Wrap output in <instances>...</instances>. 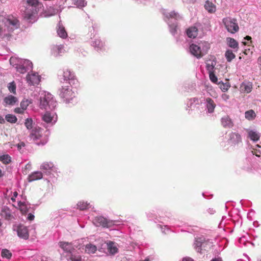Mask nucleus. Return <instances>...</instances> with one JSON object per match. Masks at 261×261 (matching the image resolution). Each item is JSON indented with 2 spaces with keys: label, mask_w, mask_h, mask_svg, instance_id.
<instances>
[{
  "label": "nucleus",
  "mask_w": 261,
  "mask_h": 261,
  "mask_svg": "<svg viewBox=\"0 0 261 261\" xmlns=\"http://www.w3.org/2000/svg\"><path fill=\"white\" fill-rule=\"evenodd\" d=\"M34 218H35V216L33 214H32L31 213H29L27 219L30 221H32L34 219Z\"/></svg>",
  "instance_id": "nucleus-50"
},
{
  "label": "nucleus",
  "mask_w": 261,
  "mask_h": 261,
  "mask_svg": "<svg viewBox=\"0 0 261 261\" xmlns=\"http://www.w3.org/2000/svg\"><path fill=\"white\" fill-rule=\"evenodd\" d=\"M18 206L22 213L25 214L28 212V206L24 202L19 201Z\"/></svg>",
  "instance_id": "nucleus-36"
},
{
  "label": "nucleus",
  "mask_w": 261,
  "mask_h": 261,
  "mask_svg": "<svg viewBox=\"0 0 261 261\" xmlns=\"http://www.w3.org/2000/svg\"><path fill=\"white\" fill-rule=\"evenodd\" d=\"M14 231L17 232L18 236L24 240L28 239L29 237V233L28 228L26 226L23 225H15L13 227Z\"/></svg>",
  "instance_id": "nucleus-11"
},
{
  "label": "nucleus",
  "mask_w": 261,
  "mask_h": 261,
  "mask_svg": "<svg viewBox=\"0 0 261 261\" xmlns=\"http://www.w3.org/2000/svg\"><path fill=\"white\" fill-rule=\"evenodd\" d=\"M222 125L224 127L230 128L233 126V123L231 119L227 116L221 118Z\"/></svg>",
  "instance_id": "nucleus-29"
},
{
  "label": "nucleus",
  "mask_w": 261,
  "mask_h": 261,
  "mask_svg": "<svg viewBox=\"0 0 261 261\" xmlns=\"http://www.w3.org/2000/svg\"><path fill=\"white\" fill-rule=\"evenodd\" d=\"M164 14L168 19L167 22L169 25L170 33L172 35L175 36L177 34V24L175 22L172 23L171 19H174L177 20L180 19L181 18V16L175 11L165 12Z\"/></svg>",
  "instance_id": "nucleus-7"
},
{
  "label": "nucleus",
  "mask_w": 261,
  "mask_h": 261,
  "mask_svg": "<svg viewBox=\"0 0 261 261\" xmlns=\"http://www.w3.org/2000/svg\"><path fill=\"white\" fill-rule=\"evenodd\" d=\"M99 247L100 246L89 243L85 246V251L88 254L94 253L98 248L99 249Z\"/></svg>",
  "instance_id": "nucleus-26"
},
{
  "label": "nucleus",
  "mask_w": 261,
  "mask_h": 261,
  "mask_svg": "<svg viewBox=\"0 0 261 261\" xmlns=\"http://www.w3.org/2000/svg\"><path fill=\"white\" fill-rule=\"evenodd\" d=\"M2 18H3V17H1V16H0V21H1V20H2Z\"/></svg>",
  "instance_id": "nucleus-64"
},
{
  "label": "nucleus",
  "mask_w": 261,
  "mask_h": 261,
  "mask_svg": "<svg viewBox=\"0 0 261 261\" xmlns=\"http://www.w3.org/2000/svg\"><path fill=\"white\" fill-rule=\"evenodd\" d=\"M57 10L53 8L50 7L47 10L44 12V16L45 17H49L56 14Z\"/></svg>",
  "instance_id": "nucleus-37"
},
{
  "label": "nucleus",
  "mask_w": 261,
  "mask_h": 261,
  "mask_svg": "<svg viewBox=\"0 0 261 261\" xmlns=\"http://www.w3.org/2000/svg\"><path fill=\"white\" fill-rule=\"evenodd\" d=\"M23 5L21 11L24 19L29 22H35L37 20L39 11L43 7L42 4L38 0H27Z\"/></svg>",
  "instance_id": "nucleus-1"
},
{
  "label": "nucleus",
  "mask_w": 261,
  "mask_h": 261,
  "mask_svg": "<svg viewBox=\"0 0 261 261\" xmlns=\"http://www.w3.org/2000/svg\"><path fill=\"white\" fill-rule=\"evenodd\" d=\"M69 261H81L82 257L80 254L76 253L74 251L70 253L69 259Z\"/></svg>",
  "instance_id": "nucleus-33"
},
{
  "label": "nucleus",
  "mask_w": 261,
  "mask_h": 261,
  "mask_svg": "<svg viewBox=\"0 0 261 261\" xmlns=\"http://www.w3.org/2000/svg\"><path fill=\"white\" fill-rule=\"evenodd\" d=\"M8 88L10 92L13 94L16 93V85L14 82L9 83Z\"/></svg>",
  "instance_id": "nucleus-43"
},
{
  "label": "nucleus",
  "mask_w": 261,
  "mask_h": 261,
  "mask_svg": "<svg viewBox=\"0 0 261 261\" xmlns=\"http://www.w3.org/2000/svg\"><path fill=\"white\" fill-rule=\"evenodd\" d=\"M253 154H255L257 156H260V154H257V152L253 153Z\"/></svg>",
  "instance_id": "nucleus-59"
},
{
  "label": "nucleus",
  "mask_w": 261,
  "mask_h": 261,
  "mask_svg": "<svg viewBox=\"0 0 261 261\" xmlns=\"http://www.w3.org/2000/svg\"><path fill=\"white\" fill-rule=\"evenodd\" d=\"M2 21L4 26L0 28V38L8 40L11 33L20 26V23L17 18L9 15L7 18L3 17Z\"/></svg>",
  "instance_id": "nucleus-2"
},
{
  "label": "nucleus",
  "mask_w": 261,
  "mask_h": 261,
  "mask_svg": "<svg viewBox=\"0 0 261 261\" xmlns=\"http://www.w3.org/2000/svg\"><path fill=\"white\" fill-rule=\"evenodd\" d=\"M225 57L228 62H231L236 56L231 50H227L225 53Z\"/></svg>",
  "instance_id": "nucleus-40"
},
{
  "label": "nucleus",
  "mask_w": 261,
  "mask_h": 261,
  "mask_svg": "<svg viewBox=\"0 0 261 261\" xmlns=\"http://www.w3.org/2000/svg\"><path fill=\"white\" fill-rule=\"evenodd\" d=\"M59 95L66 103L71 102L73 98L75 97V94L68 86L62 87L59 90Z\"/></svg>",
  "instance_id": "nucleus-10"
},
{
  "label": "nucleus",
  "mask_w": 261,
  "mask_h": 261,
  "mask_svg": "<svg viewBox=\"0 0 261 261\" xmlns=\"http://www.w3.org/2000/svg\"><path fill=\"white\" fill-rule=\"evenodd\" d=\"M222 22L227 31L231 34H234L239 30V27L236 18L230 17H225L222 19Z\"/></svg>",
  "instance_id": "nucleus-8"
},
{
  "label": "nucleus",
  "mask_w": 261,
  "mask_h": 261,
  "mask_svg": "<svg viewBox=\"0 0 261 261\" xmlns=\"http://www.w3.org/2000/svg\"><path fill=\"white\" fill-rule=\"evenodd\" d=\"M245 39L247 40H250L251 39V37L250 36H246V37L245 38Z\"/></svg>",
  "instance_id": "nucleus-57"
},
{
  "label": "nucleus",
  "mask_w": 261,
  "mask_h": 261,
  "mask_svg": "<svg viewBox=\"0 0 261 261\" xmlns=\"http://www.w3.org/2000/svg\"><path fill=\"white\" fill-rule=\"evenodd\" d=\"M228 141L230 143L236 144L241 141V137L238 133H231L229 135Z\"/></svg>",
  "instance_id": "nucleus-20"
},
{
  "label": "nucleus",
  "mask_w": 261,
  "mask_h": 261,
  "mask_svg": "<svg viewBox=\"0 0 261 261\" xmlns=\"http://www.w3.org/2000/svg\"><path fill=\"white\" fill-rule=\"evenodd\" d=\"M208 212L211 214H212L215 212V211L213 208H209V210H208Z\"/></svg>",
  "instance_id": "nucleus-56"
},
{
  "label": "nucleus",
  "mask_w": 261,
  "mask_h": 261,
  "mask_svg": "<svg viewBox=\"0 0 261 261\" xmlns=\"http://www.w3.org/2000/svg\"><path fill=\"white\" fill-rule=\"evenodd\" d=\"M223 100L226 101L229 98V95H227L226 94H223L221 96Z\"/></svg>",
  "instance_id": "nucleus-51"
},
{
  "label": "nucleus",
  "mask_w": 261,
  "mask_h": 261,
  "mask_svg": "<svg viewBox=\"0 0 261 261\" xmlns=\"http://www.w3.org/2000/svg\"><path fill=\"white\" fill-rule=\"evenodd\" d=\"M5 122V119L3 117L0 116V123H4Z\"/></svg>",
  "instance_id": "nucleus-55"
},
{
  "label": "nucleus",
  "mask_w": 261,
  "mask_h": 261,
  "mask_svg": "<svg viewBox=\"0 0 261 261\" xmlns=\"http://www.w3.org/2000/svg\"><path fill=\"white\" fill-rule=\"evenodd\" d=\"M23 110L21 107L20 108H17L15 109V112L18 114H22L23 113Z\"/></svg>",
  "instance_id": "nucleus-49"
},
{
  "label": "nucleus",
  "mask_w": 261,
  "mask_h": 261,
  "mask_svg": "<svg viewBox=\"0 0 261 261\" xmlns=\"http://www.w3.org/2000/svg\"><path fill=\"white\" fill-rule=\"evenodd\" d=\"M43 174L40 171H35L33 172L28 177V181L32 182L36 180L40 179L42 178Z\"/></svg>",
  "instance_id": "nucleus-25"
},
{
  "label": "nucleus",
  "mask_w": 261,
  "mask_h": 261,
  "mask_svg": "<svg viewBox=\"0 0 261 261\" xmlns=\"http://www.w3.org/2000/svg\"><path fill=\"white\" fill-rule=\"evenodd\" d=\"M58 78L60 82H66L70 84H74L75 79L74 73L68 69L59 71Z\"/></svg>",
  "instance_id": "nucleus-9"
},
{
  "label": "nucleus",
  "mask_w": 261,
  "mask_h": 261,
  "mask_svg": "<svg viewBox=\"0 0 261 261\" xmlns=\"http://www.w3.org/2000/svg\"><path fill=\"white\" fill-rule=\"evenodd\" d=\"M4 101L7 105L13 106L18 101V99L16 97L10 95L5 97Z\"/></svg>",
  "instance_id": "nucleus-27"
},
{
  "label": "nucleus",
  "mask_w": 261,
  "mask_h": 261,
  "mask_svg": "<svg viewBox=\"0 0 261 261\" xmlns=\"http://www.w3.org/2000/svg\"><path fill=\"white\" fill-rule=\"evenodd\" d=\"M209 77L210 80L214 83L217 84L218 82V78L214 73V72H211L209 73Z\"/></svg>",
  "instance_id": "nucleus-46"
},
{
  "label": "nucleus",
  "mask_w": 261,
  "mask_h": 261,
  "mask_svg": "<svg viewBox=\"0 0 261 261\" xmlns=\"http://www.w3.org/2000/svg\"><path fill=\"white\" fill-rule=\"evenodd\" d=\"M182 261H194V260L191 258L185 257L182 259Z\"/></svg>",
  "instance_id": "nucleus-54"
},
{
  "label": "nucleus",
  "mask_w": 261,
  "mask_h": 261,
  "mask_svg": "<svg viewBox=\"0 0 261 261\" xmlns=\"http://www.w3.org/2000/svg\"><path fill=\"white\" fill-rule=\"evenodd\" d=\"M64 49L63 48V46L62 45H54L51 46V54L55 57H58L59 56H60L61 54L64 53Z\"/></svg>",
  "instance_id": "nucleus-17"
},
{
  "label": "nucleus",
  "mask_w": 261,
  "mask_h": 261,
  "mask_svg": "<svg viewBox=\"0 0 261 261\" xmlns=\"http://www.w3.org/2000/svg\"><path fill=\"white\" fill-rule=\"evenodd\" d=\"M252 89V84L249 82H244L240 86V91L242 93H250Z\"/></svg>",
  "instance_id": "nucleus-24"
},
{
  "label": "nucleus",
  "mask_w": 261,
  "mask_h": 261,
  "mask_svg": "<svg viewBox=\"0 0 261 261\" xmlns=\"http://www.w3.org/2000/svg\"><path fill=\"white\" fill-rule=\"evenodd\" d=\"M218 84L220 85V88L222 90V91H223V92L227 91L230 87V85H229L228 83H221L220 82H219L218 83Z\"/></svg>",
  "instance_id": "nucleus-44"
},
{
  "label": "nucleus",
  "mask_w": 261,
  "mask_h": 261,
  "mask_svg": "<svg viewBox=\"0 0 261 261\" xmlns=\"http://www.w3.org/2000/svg\"><path fill=\"white\" fill-rule=\"evenodd\" d=\"M205 103L207 112L209 113H213L216 107V104L214 100L211 98H207L205 99Z\"/></svg>",
  "instance_id": "nucleus-21"
},
{
  "label": "nucleus",
  "mask_w": 261,
  "mask_h": 261,
  "mask_svg": "<svg viewBox=\"0 0 261 261\" xmlns=\"http://www.w3.org/2000/svg\"><path fill=\"white\" fill-rule=\"evenodd\" d=\"M212 261H222L220 258H215L213 259Z\"/></svg>",
  "instance_id": "nucleus-58"
},
{
  "label": "nucleus",
  "mask_w": 261,
  "mask_h": 261,
  "mask_svg": "<svg viewBox=\"0 0 261 261\" xmlns=\"http://www.w3.org/2000/svg\"><path fill=\"white\" fill-rule=\"evenodd\" d=\"M247 132L248 134V137L253 141L256 142L257 141L260 137V134L255 130L254 129H247Z\"/></svg>",
  "instance_id": "nucleus-18"
},
{
  "label": "nucleus",
  "mask_w": 261,
  "mask_h": 261,
  "mask_svg": "<svg viewBox=\"0 0 261 261\" xmlns=\"http://www.w3.org/2000/svg\"><path fill=\"white\" fill-rule=\"evenodd\" d=\"M106 247L107 248L109 253L111 254H114L118 251V248L116 243L112 241H109L107 243L103 242L102 243L100 247H99V250L100 251H102V250L105 249Z\"/></svg>",
  "instance_id": "nucleus-12"
},
{
  "label": "nucleus",
  "mask_w": 261,
  "mask_h": 261,
  "mask_svg": "<svg viewBox=\"0 0 261 261\" xmlns=\"http://www.w3.org/2000/svg\"><path fill=\"white\" fill-rule=\"evenodd\" d=\"M92 46L97 50L102 49L103 45L101 41L98 39H95L92 43Z\"/></svg>",
  "instance_id": "nucleus-32"
},
{
  "label": "nucleus",
  "mask_w": 261,
  "mask_h": 261,
  "mask_svg": "<svg viewBox=\"0 0 261 261\" xmlns=\"http://www.w3.org/2000/svg\"><path fill=\"white\" fill-rule=\"evenodd\" d=\"M24 125L28 129H31L29 137L30 140L34 141L37 145H43L47 142V140L42 141L41 140V129L38 127L33 126V121L32 118H28L25 120Z\"/></svg>",
  "instance_id": "nucleus-3"
},
{
  "label": "nucleus",
  "mask_w": 261,
  "mask_h": 261,
  "mask_svg": "<svg viewBox=\"0 0 261 261\" xmlns=\"http://www.w3.org/2000/svg\"><path fill=\"white\" fill-rule=\"evenodd\" d=\"M257 261H261V257L258 258Z\"/></svg>",
  "instance_id": "nucleus-63"
},
{
  "label": "nucleus",
  "mask_w": 261,
  "mask_h": 261,
  "mask_svg": "<svg viewBox=\"0 0 261 261\" xmlns=\"http://www.w3.org/2000/svg\"><path fill=\"white\" fill-rule=\"evenodd\" d=\"M187 36L189 38H195L198 34V29L195 27H192L189 28L187 30Z\"/></svg>",
  "instance_id": "nucleus-28"
},
{
  "label": "nucleus",
  "mask_w": 261,
  "mask_h": 261,
  "mask_svg": "<svg viewBox=\"0 0 261 261\" xmlns=\"http://www.w3.org/2000/svg\"><path fill=\"white\" fill-rule=\"evenodd\" d=\"M255 152H257V154H259V153L260 154V151H254V153H255Z\"/></svg>",
  "instance_id": "nucleus-62"
},
{
  "label": "nucleus",
  "mask_w": 261,
  "mask_h": 261,
  "mask_svg": "<svg viewBox=\"0 0 261 261\" xmlns=\"http://www.w3.org/2000/svg\"><path fill=\"white\" fill-rule=\"evenodd\" d=\"M3 176L2 171L0 169V177H1Z\"/></svg>",
  "instance_id": "nucleus-60"
},
{
  "label": "nucleus",
  "mask_w": 261,
  "mask_h": 261,
  "mask_svg": "<svg viewBox=\"0 0 261 261\" xmlns=\"http://www.w3.org/2000/svg\"><path fill=\"white\" fill-rule=\"evenodd\" d=\"M29 101L28 100H23L20 103V107L23 110H25L27 109L28 106H29Z\"/></svg>",
  "instance_id": "nucleus-47"
},
{
  "label": "nucleus",
  "mask_w": 261,
  "mask_h": 261,
  "mask_svg": "<svg viewBox=\"0 0 261 261\" xmlns=\"http://www.w3.org/2000/svg\"><path fill=\"white\" fill-rule=\"evenodd\" d=\"M17 195H18V193H17V192H14L13 193V197L11 198V200H12V201H14L15 200V198L17 196Z\"/></svg>",
  "instance_id": "nucleus-53"
},
{
  "label": "nucleus",
  "mask_w": 261,
  "mask_h": 261,
  "mask_svg": "<svg viewBox=\"0 0 261 261\" xmlns=\"http://www.w3.org/2000/svg\"><path fill=\"white\" fill-rule=\"evenodd\" d=\"M196 0H190V3H194Z\"/></svg>",
  "instance_id": "nucleus-61"
},
{
  "label": "nucleus",
  "mask_w": 261,
  "mask_h": 261,
  "mask_svg": "<svg viewBox=\"0 0 261 261\" xmlns=\"http://www.w3.org/2000/svg\"><path fill=\"white\" fill-rule=\"evenodd\" d=\"M11 156L9 154L0 155V161L5 164H8L11 162Z\"/></svg>",
  "instance_id": "nucleus-35"
},
{
  "label": "nucleus",
  "mask_w": 261,
  "mask_h": 261,
  "mask_svg": "<svg viewBox=\"0 0 261 261\" xmlns=\"http://www.w3.org/2000/svg\"><path fill=\"white\" fill-rule=\"evenodd\" d=\"M9 61L10 64L15 66L17 71L21 73H24L33 68V64L29 60L12 57Z\"/></svg>",
  "instance_id": "nucleus-4"
},
{
  "label": "nucleus",
  "mask_w": 261,
  "mask_h": 261,
  "mask_svg": "<svg viewBox=\"0 0 261 261\" xmlns=\"http://www.w3.org/2000/svg\"><path fill=\"white\" fill-rule=\"evenodd\" d=\"M57 105L53 96L49 93L41 94L40 97V107L45 110L54 109Z\"/></svg>",
  "instance_id": "nucleus-5"
},
{
  "label": "nucleus",
  "mask_w": 261,
  "mask_h": 261,
  "mask_svg": "<svg viewBox=\"0 0 261 261\" xmlns=\"http://www.w3.org/2000/svg\"><path fill=\"white\" fill-rule=\"evenodd\" d=\"M59 245L64 251L69 252L70 254L74 250V249L71 243L65 242H60L59 243Z\"/></svg>",
  "instance_id": "nucleus-19"
},
{
  "label": "nucleus",
  "mask_w": 261,
  "mask_h": 261,
  "mask_svg": "<svg viewBox=\"0 0 261 261\" xmlns=\"http://www.w3.org/2000/svg\"><path fill=\"white\" fill-rule=\"evenodd\" d=\"M5 119L8 122L12 123H15L17 120L16 117L12 114L7 115L5 117Z\"/></svg>",
  "instance_id": "nucleus-41"
},
{
  "label": "nucleus",
  "mask_w": 261,
  "mask_h": 261,
  "mask_svg": "<svg viewBox=\"0 0 261 261\" xmlns=\"http://www.w3.org/2000/svg\"><path fill=\"white\" fill-rule=\"evenodd\" d=\"M42 120L47 123H50L52 125L57 120V116L54 113L46 112L42 115Z\"/></svg>",
  "instance_id": "nucleus-16"
},
{
  "label": "nucleus",
  "mask_w": 261,
  "mask_h": 261,
  "mask_svg": "<svg viewBox=\"0 0 261 261\" xmlns=\"http://www.w3.org/2000/svg\"><path fill=\"white\" fill-rule=\"evenodd\" d=\"M207 245L210 246L211 244H208V243L205 242L204 238L200 237L196 239L194 243V247L198 252L202 253V250L203 248L205 249V247Z\"/></svg>",
  "instance_id": "nucleus-15"
},
{
  "label": "nucleus",
  "mask_w": 261,
  "mask_h": 261,
  "mask_svg": "<svg viewBox=\"0 0 261 261\" xmlns=\"http://www.w3.org/2000/svg\"><path fill=\"white\" fill-rule=\"evenodd\" d=\"M193 103H196V104H198L199 103V100L197 98H193L190 99L188 103V105H190V106H192V105Z\"/></svg>",
  "instance_id": "nucleus-48"
},
{
  "label": "nucleus",
  "mask_w": 261,
  "mask_h": 261,
  "mask_svg": "<svg viewBox=\"0 0 261 261\" xmlns=\"http://www.w3.org/2000/svg\"><path fill=\"white\" fill-rule=\"evenodd\" d=\"M227 41L228 45L233 49H238V42L234 39L233 38H227Z\"/></svg>",
  "instance_id": "nucleus-31"
},
{
  "label": "nucleus",
  "mask_w": 261,
  "mask_h": 261,
  "mask_svg": "<svg viewBox=\"0 0 261 261\" xmlns=\"http://www.w3.org/2000/svg\"><path fill=\"white\" fill-rule=\"evenodd\" d=\"M204 8L209 13H214L216 10L215 5L213 4L212 2L208 1L205 2Z\"/></svg>",
  "instance_id": "nucleus-30"
},
{
  "label": "nucleus",
  "mask_w": 261,
  "mask_h": 261,
  "mask_svg": "<svg viewBox=\"0 0 261 261\" xmlns=\"http://www.w3.org/2000/svg\"><path fill=\"white\" fill-rule=\"evenodd\" d=\"M209 44L207 43H199L198 44H192L190 46L191 53L197 58H200L207 53L209 49Z\"/></svg>",
  "instance_id": "nucleus-6"
},
{
  "label": "nucleus",
  "mask_w": 261,
  "mask_h": 261,
  "mask_svg": "<svg viewBox=\"0 0 261 261\" xmlns=\"http://www.w3.org/2000/svg\"><path fill=\"white\" fill-rule=\"evenodd\" d=\"M1 255L3 258L9 259L12 256V253L9 250L4 249L2 250Z\"/></svg>",
  "instance_id": "nucleus-42"
},
{
  "label": "nucleus",
  "mask_w": 261,
  "mask_h": 261,
  "mask_svg": "<svg viewBox=\"0 0 261 261\" xmlns=\"http://www.w3.org/2000/svg\"><path fill=\"white\" fill-rule=\"evenodd\" d=\"M54 166L52 163L45 162L43 163L40 167V169L45 171V173L47 175H49L50 172L54 170Z\"/></svg>",
  "instance_id": "nucleus-22"
},
{
  "label": "nucleus",
  "mask_w": 261,
  "mask_h": 261,
  "mask_svg": "<svg viewBox=\"0 0 261 261\" xmlns=\"http://www.w3.org/2000/svg\"><path fill=\"white\" fill-rule=\"evenodd\" d=\"M73 4L76 6L77 7L82 8L85 7L87 2L85 0H72Z\"/></svg>",
  "instance_id": "nucleus-38"
},
{
  "label": "nucleus",
  "mask_w": 261,
  "mask_h": 261,
  "mask_svg": "<svg viewBox=\"0 0 261 261\" xmlns=\"http://www.w3.org/2000/svg\"><path fill=\"white\" fill-rule=\"evenodd\" d=\"M215 63H214L213 62H211V63H206V69L208 71V73L214 72V69L215 66Z\"/></svg>",
  "instance_id": "nucleus-45"
},
{
  "label": "nucleus",
  "mask_w": 261,
  "mask_h": 261,
  "mask_svg": "<svg viewBox=\"0 0 261 261\" xmlns=\"http://www.w3.org/2000/svg\"><path fill=\"white\" fill-rule=\"evenodd\" d=\"M77 207L80 210H84L90 207V205L89 203H87V202H84L83 201H80L77 204Z\"/></svg>",
  "instance_id": "nucleus-39"
},
{
  "label": "nucleus",
  "mask_w": 261,
  "mask_h": 261,
  "mask_svg": "<svg viewBox=\"0 0 261 261\" xmlns=\"http://www.w3.org/2000/svg\"><path fill=\"white\" fill-rule=\"evenodd\" d=\"M57 32L58 35L60 37H61L62 38H65L67 37V33L66 32L64 26L60 22H59V23L57 25Z\"/></svg>",
  "instance_id": "nucleus-23"
},
{
  "label": "nucleus",
  "mask_w": 261,
  "mask_h": 261,
  "mask_svg": "<svg viewBox=\"0 0 261 261\" xmlns=\"http://www.w3.org/2000/svg\"><path fill=\"white\" fill-rule=\"evenodd\" d=\"M93 222L96 226H101L104 227H109L114 224L112 221L108 220L101 216L95 217Z\"/></svg>",
  "instance_id": "nucleus-13"
},
{
  "label": "nucleus",
  "mask_w": 261,
  "mask_h": 261,
  "mask_svg": "<svg viewBox=\"0 0 261 261\" xmlns=\"http://www.w3.org/2000/svg\"><path fill=\"white\" fill-rule=\"evenodd\" d=\"M245 116L247 119L249 120H252L255 118L256 114L253 110H250L245 112Z\"/></svg>",
  "instance_id": "nucleus-34"
},
{
  "label": "nucleus",
  "mask_w": 261,
  "mask_h": 261,
  "mask_svg": "<svg viewBox=\"0 0 261 261\" xmlns=\"http://www.w3.org/2000/svg\"><path fill=\"white\" fill-rule=\"evenodd\" d=\"M25 146V144L23 142H20V143L17 144V148L19 150H20L21 147H24Z\"/></svg>",
  "instance_id": "nucleus-52"
},
{
  "label": "nucleus",
  "mask_w": 261,
  "mask_h": 261,
  "mask_svg": "<svg viewBox=\"0 0 261 261\" xmlns=\"http://www.w3.org/2000/svg\"><path fill=\"white\" fill-rule=\"evenodd\" d=\"M41 76L36 72H32L28 74L27 80L29 84L38 85L40 82Z\"/></svg>",
  "instance_id": "nucleus-14"
}]
</instances>
